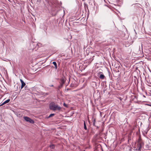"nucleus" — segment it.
<instances>
[{
  "label": "nucleus",
  "mask_w": 151,
  "mask_h": 151,
  "mask_svg": "<svg viewBox=\"0 0 151 151\" xmlns=\"http://www.w3.org/2000/svg\"><path fill=\"white\" fill-rule=\"evenodd\" d=\"M99 77L100 79H104V78L105 77L104 76L103 74H100Z\"/></svg>",
  "instance_id": "423d86ee"
},
{
  "label": "nucleus",
  "mask_w": 151,
  "mask_h": 151,
  "mask_svg": "<svg viewBox=\"0 0 151 151\" xmlns=\"http://www.w3.org/2000/svg\"><path fill=\"white\" fill-rule=\"evenodd\" d=\"M20 81L21 83V88L22 89L25 86L26 84L22 79H20Z\"/></svg>",
  "instance_id": "20e7f679"
},
{
  "label": "nucleus",
  "mask_w": 151,
  "mask_h": 151,
  "mask_svg": "<svg viewBox=\"0 0 151 151\" xmlns=\"http://www.w3.org/2000/svg\"><path fill=\"white\" fill-rule=\"evenodd\" d=\"M50 86L53 87V85H52L51 86L50 85Z\"/></svg>",
  "instance_id": "dca6fc26"
},
{
  "label": "nucleus",
  "mask_w": 151,
  "mask_h": 151,
  "mask_svg": "<svg viewBox=\"0 0 151 151\" xmlns=\"http://www.w3.org/2000/svg\"><path fill=\"white\" fill-rule=\"evenodd\" d=\"M24 119L26 121L31 124H33L34 123V122L33 120L28 117L24 116Z\"/></svg>",
  "instance_id": "7ed1b4c3"
},
{
  "label": "nucleus",
  "mask_w": 151,
  "mask_h": 151,
  "mask_svg": "<svg viewBox=\"0 0 151 151\" xmlns=\"http://www.w3.org/2000/svg\"><path fill=\"white\" fill-rule=\"evenodd\" d=\"M142 143H138L137 146V149L138 150H141V149L142 147Z\"/></svg>",
  "instance_id": "39448f33"
},
{
  "label": "nucleus",
  "mask_w": 151,
  "mask_h": 151,
  "mask_svg": "<svg viewBox=\"0 0 151 151\" xmlns=\"http://www.w3.org/2000/svg\"><path fill=\"white\" fill-rule=\"evenodd\" d=\"M142 139L140 138V137H139L138 140V143H142Z\"/></svg>",
  "instance_id": "1a4fd4ad"
},
{
  "label": "nucleus",
  "mask_w": 151,
  "mask_h": 151,
  "mask_svg": "<svg viewBox=\"0 0 151 151\" xmlns=\"http://www.w3.org/2000/svg\"><path fill=\"white\" fill-rule=\"evenodd\" d=\"M52 63L55 66V69H56L57 68V63H56V62H53Z\"/></svg>",
  "instance_id": "0eeeda50"
},
{
  "label": "nucleus",
  "mask_w": 151,
  "mask_h": 151,
  "mask_svg": "<svg viewBox=\"0 0 151 151\" xmlns=\"http://www.w3.org/2000/svg\"><path fill=\"white\" fill-rule=\"evenodd\" d=\"M63 105L65 107H67V105L66 104H65V103H64Z\"/></svg>",
  "instance_id": "2eb2a0df"
},
{
  "label": "nucleus",
  "mask_w": 151,
  "mask_h": 151,
  "mask_svg": "<svg viewBox=\"0 0 151 151\" xmlns=\"http://www.w3.org/2000/svg\"><path fill=\"white\" fill-rule=\"evenodd\" d=\"M84 128L86 130H87V129L86 124L84 121Z\"/></svg>",
  "instance_id": "9d476101"
},
{
  "label": "nucleus",
  "mask_w": 151,
  "mask_h": 151,
  "mask_svg": "<svg viewBox=\"0 0 151 151\" xmlns=\"http://www.w3.org/2000/svg\"><path fill=\"white\" fill-rule=\"evenodd\" d=\"M50 147L51 149H54L55 148V146L53 145H50Z\"/></svg>",
  "instance_id": "ddd939ff"
},
{
  "label": "nucleus",
  "mask_w": 151,
  "mask_h": 151,
  "mask_svg": "<svg viewBox=\"0 0 151 151\" xmlns=\"http://www.w3.org/2000/svg\"><path fill=\"white\" fill-rule=\"evenodd\" d=\"M49 108L50 110L53 111H59L60 110L61 108L58 105L55 104L54 102H52L50 104Z\"/></svg>",
  "instance_id": "f257e3e1"
},
{
  "label": "nucleus",
  "mask_w": 151,
  "mask_h": 151,
  "mask_svg": "<svg viewBox=\"0 0 151 151\" xmlns=\"http://www.w3.org/2000/svg\"><path fill=\"white\" fill-rule=\"evenodd\" d=\"M55 115V114H50L49 116L47 117V118H49L51 117H52Z\"/></svg>",
  "instance_id": "6e6552de"
},
{
  "label": "nucleus",
  "mask_w": 151,
  "mask_h": 151,
  "mask_svg": "<svg viewBox=\"0 0 151 151\" xmlns=\"http://www.w3.org/2000/svg\"><path fill=\"white\" fill-rule=\"evenodd\" d=\"M6 104L5 103V102H4L3 103L1 104L0 105V106H2L3 105H4L5 104Z\"/></svg>",
  "instance_id": "4468645a"
},
{
  "label": "nucleus",
  "mask_w": 151,
  "mask_h": 151,
  "mask_svg": "<svg viewBox=\"0 0 151 151\" xmlns=\"http://www.w3.org/2000/svg\"><path fill=\"white\" fill-rule=\"evenodd\" d=\"M10 99H9L7 100H6L5 101H4V102H5V103L6 104V103H9V101H10Z\"/></svg>",
  "instance_id": "f8f14e48"
},
{
  "label": "nucleus",
  "mask_w": 151,
  "mask_h": 151,
  "mask_svg": "<svg viewBox=\"0 0 151 151\" xmlns=\"http://www.w3.org/2000/svg\"><path fill=\"white\" fill-rule=\"evenodd\" d=\"M93 125L95 126H96L95 125V124L96 122V119H93Z\"/></svg>",
  "instance_id": "9b49d317"
},
{
  "label": "nucleus",
  "mask_w": 151,
  "mask_h": 151,
  "mask_svg": "<svg viewBox=\"0 0 151 151\" xmlns=\"http://www.w3.org/2000/svg\"><path fill=\"white\" fill-rule=\"evenodd\" d=\"M66 78L65 76H63L60 79L59 82L60 85L58 87V89H59L61 88L63 86V85L65 82Z\"/></svg>",
  "instance_id": "f03ea898"
}]
</instances>
